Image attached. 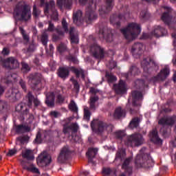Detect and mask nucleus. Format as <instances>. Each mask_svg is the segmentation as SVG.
Masks as SVG:
<instances>
[{"label":"nucleus","instance_id":"obj_17","mask_svg":"<svg viewBox=\"0 0 176 176\" xmlns=\"http://www.w3.org/2000/svg\"><path fill=\"white\" fill-rule=\"evenodd\" d=\"M163 8L164 9V10H166V12L162 13L161 16V20L166 25H170L171 20H173V16L171 15V12H173V9L167 6H164Z\"/></svg>","mask_w":176,"mask_h":176},{"label":"nucleus","instance_id":"obj_36","mask_svg":"<svg viewBox=\"0 0 176 176\" xmlns=\"http://www.w3.org/2000/svg\"><path fill=\"white\" fill-rule=\"evenodd\" d=\"M139 72H140V69H138V67H137V66L133 65L130 68L129 72L124 74V77L126 78V79H129V78H130V76H135V75H138Z\"/></svg>","mask_w":176,"mask_h":176},{"label":"nucleus","instance_id":"obj_13","mask_svg":"<svg viewBox=\"0 0 176 176\" xmlns=\"http://www.w3.org/2000/svg\"><path fill=\"white\" fill-rule=\"evenodd\" d=\"M170 75V69L165 67L160 70V73L151 78V82L153 83H157V82H164L167 78V76Z\"/></svg>","mask_w":176,"mask_h":176},{"label":"nucleus","instance_id":"obj_33","mask_svg":"<svg viewBox=\"0 0 176 176\" xmlns=\"http://www.w3.org/2000/svg\"><path fill=\"white\" fill-rule=\"evenodd\" d=\"M57 6L61 9L63 6L66 9H71V6H72V0H57L56 2Z\"/></svg>","mask_w":176,"mask_h":176},{"label":"nucleus","instance_id":"obj_35","mask_svg":"<svg viewBox=\"0 0 176 176\" xmlns=\"http://www.w3.org/2000/svg\"><path fill=\"white\" fill-rule=\"evenodd\" d=\"M126 150H124V148H118L116 153L115 161L117 162V160H120L121 162H123V160L126 159Z\"/></svg>","mask_w":176,"mask_h":176},{"label":"nucleus","instance_id":"obj_53","mask_svg":"<svg viewBox=\"0 0 176 176\" xmlns=\"http://www.w3.org/2000/svg\"><path fill=\"white\" fill-rule=\"evenodd\" d=\"M115 137L116 138V140H123L124 137H126V133H124V132L122 131H118L117 132H116L115 133Z\"/></svg>","mask_w":176,"mask_h":176},{"label":"nucleus","instance_id":"obj_58","mask_svg":"<svg viewBox=\"0 0 176 176\" xmlns=\"http://www.w3.org/2000/svg\"><path fill=\"white\" fill-rule=\"evenodd\" d=\"M64 101H65V97L60 94L57 96L56 102L58 104H64Z\"/></svg>","mask_w":176,"mask_h":176},{"label":"nucleus","instance_id":"obj_5","mask_svg":"<svg viewBox=\"0 0 176 176\" xmlns=\"http://www.w3.org/2000/svg\"><path fill=\"white\" fill-rule=\"evenodd\" d=\"M91 127L96 134L101 135L102 133H112L113 131V125L101 121L100 120H94L91 122Z\"/></svg>","mask_w":176,"mask_h":176},{"label":"nucleus","instance_id":"obj_14","mask_svg":"<svg viewBox=\"0 0 176 176\" xmlns=\"http://www.w3.org/2000/svg\"><path fill=\"white\" fill-rule=\"evenodd\" d=\"M98 36L100 39H104V41L109 43L113 41V34H112V30L107 28L100 29Z\"/></svg>","mask_w":176,"mask_h":176},{"label":"nucleus","instance_id":"obj_51","mask_svg":"<svg viewBox=\"0 0 176 176\" xmlns=\"http://www.w3.org/2000/svg\"><path fill=\"white\" fill-rule=\"evenodd\" d=\"M68 108L72 112L77 113L78 112V106H76V103L74 100L70 101V103L68 105Z\"/></svg>","mask_w":176,"mask_h":176},{"label":"nucleus","instance_id":"obj_47","mask_svg":"<svg viewBox=\"0 0 176 176\" xmlns=\"http://www.w3.org/2000/svg\"><path fill=\"white\" fill-rule=\"evenodd\" d=\"M90 116H91V112H90L89 107H85L84 116H83L84 120H86V122H90Z\"/></svg>","mask_w":176,"mask_h":176},{"label":"nucleus","instance_id":"obj_25","mask_svg":"<svg viewBox=\"0 0 176 176\" xmlns=\"http://www.w3.org/2000/svg\"><path fill=\"white\" fill-rule=\"evenodd\" d=\"M149 138L151 142H153V144H155L156 145H162L163 142L162 139L159 138V135L157 134V129H153L152 131L150 132Z\"/></svg>","mask_w":176,"mask_h":176},{"label":"nucleus","instance_id":"obj_56","mask_svg":"<svg viewBox=\"0 0 176 176\" xmlns=\"http://www.w3.org/2000/svg\"><path fill=\"white\" fill-rule=\"evenodd\" d=\"M102 173L104 174V175H111L112 173V169H111V168H103Z\"/></svg>","mask_w":176,"mask_h":176},{"label":"nucleus","instance_id":"obj_57","mask_svg":"<svg viewBox=\"0 0 176 176\" xmlns=\"http://www.w3.org/2000/svg\"><path fill=\"white\" fill-rule=\"evenodd\" d=\"M56 29L54 28V23L52 22V21H48V28L47 31L49 32H53Z\"/></svg>","mask_w":176,"mask_h":176},{"label":"nucleus","instance_id":"obj_1","mask_svg":"<svg viewBox=\"0 0 176 176\" xmlns=\"http://www.w3.org/2000/svg\"><path fill=\"white\" fill-rule=\"evenodd\" d=\"M61 27L63 30L58 28L55 29L58 34H54L52 35V41L60 42V41H63L64 36H65V34H69L71 43L78 45L79 43V34L76 32L74 26H69L68 28V23L65 18H63L61 21Z\"/></svg>","mask_w":176,"mask_h":176},{"label":"nucleus","instance_id":"obj_62","mask_svg":"<svg viewBox=\"0 0 176 176\" xmlns=\"http://www.w3.org/2000/svg\"><path fill=\"white\" fill-rule=\"evenodd\" d=\"M50 116H51V118H57L58 116H60V113L56 111H52L50 112Z\"/></svg>","mask_w":176,"mask_h":176},{"label":"nucleus","instance_id":"obj_39","mask_svg":"<svg viewBox=\"0 0 176 176\" xmlns=\"http://www.w3.org/2000/svg\"><path fill=\"white\" fill-rule=\"evenodd\" d=\"M144 48V44L141 43H135L131 48V53L133 54H140V52Z\"/></svg>","mask_w":176,"mask_h":176},{"label":"nucleus","instance_id":"obj_4","mask_svg":"<svg viewBox=\"0 0 176 176\" xmlns=\"http://www.w3.org/2000/svg\"><path fill=\"white\" fill-rule=\"evenodd\" d=\"M120 31L126 41H131L141 34V27L137 23H131L126 28L121 29Z\"/></svg>","mask_w":176,"mask_h":176},{"label":"nucleus","instance_id":"obj_31","mask_svg":"<svg viewBox=\"0 0 176 176\" xmlns=\"http://www.w3.org/2000/svg\"><path fill=\"white\" fill-rule=\"evenodd\" d=\"M98 152V148H88V151L87 152V156L88 157L89 163H92V164H95L94 161H93V159L96 157V155H97Z\"/></svg>","mask_w":176,"mask_h":176},{"label":"nucleus","instance_id":"obj_64","mask_svg":"<svg viewBox=\"0 0 176 176\" xmlns=\"http://www.w3.org/2000/svg\"><path fill=\"white\" fill-rule=\"evenodd\" d=\"M117 65V63L115 60H111L109 62V69H113V68H116Z\"/></svg>","mask_w":176,"mask_h":176},{"label":"nucleus","instance_id":"obj_49","mask_svg":"<svg viewBox=\"0 0 176 176\" xmlns=\"http://www.w3.org/2000/svg\"><path fill=\"white\" fill-rule=\"evenodd\" d=\"M21 71L24 72V74H28V72H30L31 71V67H30V65L28 63L22 61L21 63Z\"/></svg>","mask_w":176,"mask_h":176},{"label":"nucleus","instance_id":"obj_27","mask_svg":"<svg viewBox=\"0 0 176 176\" xmlns=\"http://www.w3.org/2000/svg\"><path fill=\"white\" fill-rule=\"evenodd\" d=\"M70 71H72L73 74L76 75V78H81L82 80H85V79H86V74L83 69L72 66L70 67Z\"/></svg>","mask_w":176,"mask_h":176},{"label":"nucleus","instance_id":"obj_42","mask_svg":"<svg viewBox=\"0 0 176 176\" xmlns=\"http://www.w3.org/2000/svg\"><path fill=\"white\" fill-rule=\"evenodd\" d=\"M114 6L113 0H105L104 13H109Z\"/></svg>","mask_w":176,"mask_h":176},{"label":"nucleus","instance_id":"obj_41","mask_svg":"<svg viewBox=\"0 0 176 176\" xmlns=\"http://www.w3.org/2000/svg\"><path fill=\"white\" fill-rule=\"evenodd\" d=\"M32 14L33 19L34 20H38L39 17H41V14H42V10H41V9H39V8H37L36 5L34 4L33 6V10H32Z\"/></svg>","mask_w":176,"mask_h":176},{"label":"nucleus","instance_id":"obj_9","mask_svg":"<svg viewBox=\"0 0 176 176\" xmlns=\"http://www.w3.org/2000/svg\"><path fill=\"white\" fill-rule=\"evenodd\" d=\"M1 64L3 68H6L7 69H17L20 67V63L17 58L13 56L8 57L2 60Z\"/></svg>","mask_w":176,"mask_h":176},{"label":"nucleus","instance_id":"obj_59","mask_svg":"<svg viewBox=\"0 0 176 176\" xmlns=\"http://www.w3.org/2000/svg\"><path fill=\"white\" fill-rule=\"evenodd\" d=\"M67 60H69V61H72L74 64H78V59L76 58V56L69 55L67 57Z\"/></svg>","mask_w":176,"mask_h":176},{"label":"nucleus","instance_id":"obj_60","mask_svg":"<svg viewBox=\"0 0 176 176\" xmlns=\"http://www.w3.org/2000/svg\"><path fill=\"white\" fill-rule=\"evenodd\" d=\"M29 171H30L31 173H34L35 174H41V172H39V169L34 167L33 165H30Z\"/></svg>","mask_w":176,"mask_h":176},{"label":"nucleus","instance_id":"obj_18","mask_svg":"<svg viewBox=\"0 0 176 176\" xmlns=\"http://www.w3.org/2000/svg\"><path fill=\"white\" fill-rule=\"evenodd\" d=\"M113 89L118 96H122V94H126L127 92V88L126 87V82L123 80H120L118 84H114Z\"/></svg>","mask_w":176,"mask_h":176},{"label":"nucleus","instance_id":"obj_16","mask_svg":"<svg viewBox=\"0 0 176 176\" xmlns=\"http://www.w3.org/2000/svg\"><path fill=\"white\" fill-rule=\"evenodd\" d=\"M142 67L146 72H151L153 68H156V63L151 56H148L142 61Z\"/></svg>","mask_w":176,"mask_h":176},{"label":"nucleus","instance_id":"obj_20","mask_svg":"<svg viewBox=\"0 0 176 176\" xmlns=\"http://www.w3.org/2000/svg\"><path fill=\"white\" fill-rule=\"evenodd\" d=\"M36 162L38 166H41V167H46V166H49V164L52 162V160L49 158L47 154L41 153L38 156Z\"/></svg>","mask_w":176,"mask_h":176},{"label":"nucleus","instance_id":"obj_45","mask_svg":"<svg viewBox=\"0 0 176 176\" xmlns=\"http://www.w3.org/2000/svg\"><path fill=\"white\" fill-rule=\"evenodd\" d=\"M105 78L109 83H113V82L118 80V78L112 73H109V72H106Z\"/></svg>","mask_w":176,"mask_h":176},{"label":"nucleus","instance_id":"obj_24","mask_svg":"<svg viewBox=\"0 0 176 176\" xmlns=\"http://www.w3.org/2000/svg\"><path fill=\"white\" fill-rule=\"evenodd\" d=\"M69 71H71L69 67H60L58 69L57 75L61 79H67L69 76Z\"/></svg>","mask_w":176,"mask_h":176},{"label":"nucleus","instance_id":"obj_30","mask_svg":"<svg viewBox=\"0 0 176 176\" xmlns=\"http://www.w3.org/2000/svg\"><path fill=\"white\" fill-rule=\"evenodd\" d=\"M114 119L119 120L121 118L126 117V109H122L120 107L116 108L114 113L113 114Z\"/></svg>","mask_w":176,"mask_h":176},{"label":"nucleus","instance_id":"obj_22","mask_svg":"<svg viewBox=\"0 0 176 176\" xmlns=\"http://www.w3.org/2000/svg\"><path fill=\"white\" fill-rule=\"evenodd\" d=\"M6 98L10 101V102H16L21 98V94L20 93H16L13 89H9L6 93Z\"/></svg>","mask_w":176,"mask_h":176},{"label":"nucleus","instance_id":"obj_26","mask_svg":"<svg viewBox=\"0 0 176 176\" xmlns=\"http://www.w3.org/2000/svg\"><path fill=\"white\" fill-rule=\"evenodd\" d=\"M124 16L122 14H113L110 16V23L112 25H116L117 27H120V20H123Z\"/></svg>","mask_w":176,"mask_h":176},{"label":"nucleus","instance_id":"obj_12","mask_svg":"<svg viewBox=\"0 0 176 176\" xmlns=\"http://www.w3.org/2000/svg\"><path fill=\"white\" fill-rule=\"evenodd\" d=\"M93 5H94V1L91 0L89 1V4L86 8L85 19L87 24H90L93 20L97 19V15L96 14L94 10L91 8Z\"/></svg>","mask_w":176,"mask_h":176},{"label":"nucleus","instance_id":"obj_40","mask_svg":"<svg viewBox=\"0 0 176 176\" xmlns=\"http://www.w3.org/2000/svg\"><path fill=\"white\" fill-rule=\"evenodd\" d=\"M140 123H141V118L139 117H134L131 120L129 127L130 129H137L140 126Z\"/></svg>","mask_w":176,"mask_h":176},{"label":"nucleus","instance_id":"obj_34","mask_svg":"<svg viewBox=\"0 0 176 176\" xmlns=\"http://www.w3.org/2000/svg\"><path fill=\"white\" fill-rule=\"evenodd\" d=\"M22 157L26 159V160H34L35 157H34V151L28 148L23 151L21 153Z\"/></svg>","mask_w":176,"mask_h":176},{"label":"nucleus","instance_id":"obj_23","mask_svg":"<svg viewBox=\"0 0 176 176\" xmlns=\"http://www.w3.org/2000/svg\"><path fill=\"white\" fill-rule=\"evenodd\" d=\"M166 34H167V30L161 25L155 26L153 30L151 32L152 36H155V38L164 36Z\"/></svg>","mask_w":176,"mask_h":176},{"label":"nucleus","instance_id":"obj_50","mask_svg":"<svg viewBox=\"0 0 176 176\" xmlns=\"http://www.w3.org/2000/svg\"><path fill=\"white\" fill-rule=\"evenodd\" d=\"M135 85L137 89H144V87H148V84H145V80H136Z\"/></svg>","mask_w":176,"mask_h":176},{"label":"nucleus","instance_id":"obj_6","mask_svg":"<svg viewBox=\"0 0 176 176\" xmlns=\"http://www.w3.org/2000/svg\"><path fill=\"white\" fill-rule=\"evenodd\" d=\"M145 142V139L142 134L140 133H135L128 135L124 140V145L130 146L131 148H136L141 146Z\"/></svg>","mask_w":176,"mask_h":176},{"label":"nucleus","instance_id":"obj_63","mask_svg":"<svg viewBox=\"0 0 176 176\" xmlns=\"http://www.w3.org/2000/svg\"><path fill=\"white\" fill-rule=\"evenodd\" d=\"M19 85H20L21 87H22L23 90H24L25 91H27V86H26L25 82L24 80H20Z\"/></svg>","mask_w":176,"mask_h":176},{"label":"nucleus","instance_id":"obj_46","mask_svg":"<svg viewBox=\"0 0 176 176\" xmlns=\"http://www.w3.org/2000/svg\"><path fill=\"white\" fill-rule=\"evenodd\" d=\"M26 99L28 101L27 105L29 108H32V102L35 100V97L32 95V93L28 92L26 95Z\"/></svg>","mask_w":176,"mask_h":176},{"label":"nucleus","instance_id":"obj_10","mask_svg":"<svg viewBox=\"0 0 176 176\" xmlns=\"http://www.w3.org/2000/svg\"><path fill=\"white\" fill-rule=\"evenodd\" d=\"M50 10L52 13L51 15L52 19L54 20V21H57V20H58V12H57V10H56V3H54V1H50L48 3H45L44 9L45 14H49Z\"/></svg>","mask_w":176,"mask_h":176},{"label":"nucleus","instance_id":"obj_44","mask_svg":"<svg viewBox=\"0 0 176 176\" xmlns=\"http://www.w3.org/2000/svg\"><path fill=\"white\" fill-rule=\"evenodd\" d=\"M98 96H92L89 99V109L96 111V102L98 101Z\"/></svg>","mask_w":176,"mask_h":176},{"label":"nucleus","instance_id":"obj_29","mask_svg":"<svg viewBox=\"0 0 176 176\" xmlns=\"http://www.w3.org/2000/svg\"><path fill=\"white\" fill-rule=\"evenodd\" d=\"M82 16H83V13L80 10L73 13V23L76 24V25H80L83 23Z\"/></svg>","mask_w":176,"mask_h":176},{"label":"nucleus","instance_id":"obj_19","mask_svg":"<svg viewBox=\"0 0 176 176\" xmlns=\"http://www.w3.org/2000/svg\"><path fill=\"white\" fill-rule=\"evenodd\" d=\"M175 123H176V116H170L163 117L158 121V124L161 126H169L170 127H173Z\"/></svg>","mask_w":176,"mask_h":176},{"label":"nucleus","instance_id":"obj_15","mask_svg":"<svg viewBox=\"0 0 176 176\" xmlns=\"http://www.w3.org/2000/svg\"><path fill=\"white\" fill-rule=\"evenodd\" d=\"M131 98L133 107H141L142 100H144V96L142 95V92L137 90L132 91Z\"/></svg>","mask_w":176,"mask_h":176},{"label":"nucleus","instance_id":"obj_21","mask_svg":"<svg viewBox=\"0 0 176 176\" xmlns=\"http://www.w3.org/2000/svg\"><path fill=\"white\" fill-rule=\"evenodd\" d=\"M71 157V151L68 147H63L58 157V160L59 163H64L65 160H68Z\"/></svg>","mask_w":176,"mask_h":176},{"label":"nucleus","instance_id":"obj_61","mask_svg":"<svg viewBox=\"0 0 176 176\" xmlns=\"http://www.w3.org/2000/svg\"><path fill=\"white\" fill-rule=\"evenodd\" d=\"M1 54L3 56H8V54H10V49L9 47H3Z\"/></svg>","mask_w":176,"mask_h":176},{"label":"nucleus","instance_id":"obj_38","mask_svg":"<svg viewBox=\"0 0 176 176\" xmlns=\"http://www.w3.org/2000/svg\"><path fill=\"white\" fill-rule=\"evenodd\" d=\"M31 130V128L27 125H17L16 126V133L17 134H23V133H28Z\"/></svg>","mask_w":176,"mask_h":176},{"label":"nucleus","instance_id":"obj_8","mask_svg":"<svg viewBox=\"0 0 176 176\" xmlns=\"http://www.w3.org/2000/svg\"><path fill=\"white\" fill-rule=\"evenodd\" d=\"M28 79L32 90H36V91L41 90V83L42 82V74L41 73H32L28 75Z\"/></svg>","mask_w":176,"mask_h":176},{"label":"nucleus","instance_id":"obj_52","mask_svg":"<svg viewBox=\"0 0 176 176\" xmlns=\"http://www.w3.org/2000/svg\"><path fill=\"white\" fill-rule=\"evenodd\" d=\"M70 80L72 82L74 91H76V93H79L80 85H79V82H78V80L74 78H71Z\"/></svg>","mask_w":176,"mask_h":176},{"label":"nucleus","instance_id":"obj_37","mask_svg":"<svg viewBox=\"0 0 176 176\" xmlns=\"http://www.w3.org/2000/svg\"><path fill=\"white\" fill-rule=\"evenodd\" d=\"M19 30L21 34L22 35L23 45H28V43H30V35L27 34V32L24 30L23 27L19 26Z\"/></svg>","mask_w":176,"mask_h":176},{"label":"nucleus","instance_id":"obj_3","mask_svg":"<svg viewBox=\"0 0 176 176\" xmlns=\"http://www.w3.org/2000/svg\"><path fill=\"white\" fill-rule=\"evenodd\" d=\"M15 17H19V21H30L31 20V6L28 4L18 3L14 9Z\"/></svg>","mask_w":176,"mask_h":176},{"label":"nucleus","instance_id":"obj_11","mask_svg":"<svg viewBox=\"0 0 176 176\" xmlns=\"http://www.w3.org/2000/svg\"><path fill=\"white\" fill-rule=\"evenodd\" d=\"M91 53L92 56L97 60H102L105 57V49L98 44L91 46Z\"/></svg>","mask_w":176,"mask_h":176},{"label":"nucleus","instance_id":"obj_55","mask_svg":"<svg viewBox=\"0 0 176 176\" xmlns=\"http://www.w3.org/2000/svg\"><path fill=\"white\" fill-rule=\"evenodd\" d=\"M42 141H43V140H42V133H41V132H38L34 140V143L39 144Z\"/></svg>","mask_w":176,"mask_h":176},{"label":"nucleus","instance_id":"obj_43","mask_svg":"<svg viewBox=\"0 0 176 176\" xmlns=\"http://www.w3.org/2000/svg\"><path fill=\"white\" fill-rule=\"evenodd\" d=\"M49 41V34L46 32H44L41 36V42L45 46V49H47V42Z\"/></svg>","mask_w":176,"mask_h":176},{"label":"nucleus","instance_id":"obj_54","mask_svg":"<svg viewBox=\"0 0 176 176\" xmlns=\"http://www.w3.org/2000/svg\"><path fill=\"white\" fill-rule=\"evenodd\" d=\"M57 50L59 53H64L67 50V45L64 43H60L57 47Z\"/></svg>","mask_w":176,"mask_h":176},{"label":"nucleus","instance_id":"obj_2","mask_svg":"<svg viewBox=\"0 0 176 176\" xmlns=\"http://www.w3.org/2000/svg\"><path fill=\"white\" fill-rule=\"evenodd\" d=\"M63 130L62 132L65 135H68V137H72V140L75 142L79 141L80 138L78 135L74 137V134H76L79 130V125L76 122L71 123V119L67 118L63 121L62 124Z\"/></svg>","mask_w":176,"mask_h":176},{"label":"nucleus","instance_id":"obj_48","mask_svg":"<svg viewBox=\"0 0 176 176\" xmlns=\"http://www.w3.org/2000/svg\"><path fill=\"white\" fill-rule=\"evenodd\" d=\"M36 50V43H35V41L32 40L30 43H29V46L27 49L28 53H33V52H35Z\"/></svg>","mask_w":176,"mask_h":176},{"label":"nucleus","instance_id":"obj_7","mask_svg":"<svg viewBox=\"0 0 176 176\" xmlns=\"http://www.w3.org/2000/svg\"><path fill=\"white\" fill-rule=\"evenodd\" d=\"M135 164L138 168H149L153 166V160L148 154H139L136 156Z\"/></svg>","mask_w":176,"mask_h":176},{"label":"nucleus","instance_id":"obj_28","mask_svg":"<svg viewBox=\"0 0 176 176\" xmlns=\"http://www.w3.org/2000/svg\"><path fill=\"white\" fill-rule=\"evenodd\" d=\"M131 162V158L128 157L124 160L122 164V169L124 170L125 174L128 175H131L133 174V167L130 166V162Z\"/></svg>","mask_w":176,"mask_h":176},{"label":"nucleus","instance_id":"obj_32","mask_svg":"<svg viewBox=\"0 0 176 176\" xmlns=\"http://www.w3.org/2000/svg\"><path fill=\"white\" fill-rule=\"evenodd\" d=\"M56 99V96L54 92H50L46 95L45 104L47 107L53 108L54 107V100Z\"/></svg>","mask_w":176,"mask_h":176}]
</instances>
